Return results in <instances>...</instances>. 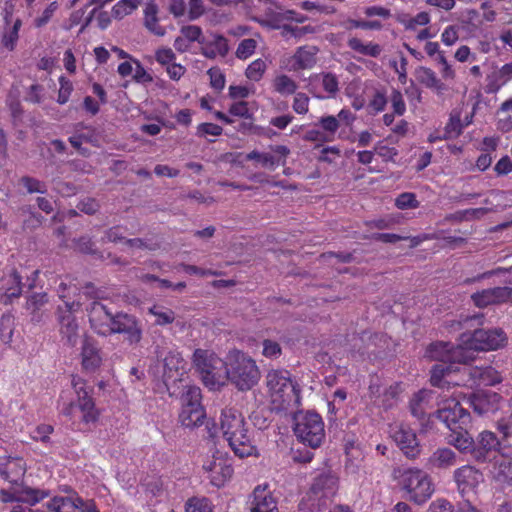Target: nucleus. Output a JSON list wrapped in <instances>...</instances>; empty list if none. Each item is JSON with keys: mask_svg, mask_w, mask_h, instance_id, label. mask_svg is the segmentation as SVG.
<instances>
[{"mask_svg": "<svg viewBox=\"0 0 512 512\" xmlns=\"http://www.w3.org/2000/svg\"><path fill=\"white\" fill-rule=\"evenodd\" d=\"M220 430L238 457H248L255 452L256 448L246 428L244 417L236 408L230 407L222 410Z\"/></svg>", "mask_w": 512, "mask_h": 512, "instance_id": "1", "label": "nucleus"}, {"mask_svg": "<svg viewBox=\"0 0 512 512\" xmlns=\"http://www.w3.org/2000/svg\"><path fill=\"white\" fill-rule=\"evenodd\" d=\"M266 385L272 403L278 409H288L300 404V387L291 379V374L285 369L271 370L266 375Z\"/></svg>", "mask_w": 512, "mask_h": 512, "instance_id": "2", "label": "nucleus"}, {"mask_svg": "<svg viewBox=\"0 0 512 512\" xmlns=\"http://www.w3.org/2000/svg\"><path fill=\"white\" fill-rule=\"evenodd\" d=\"M338 490V478L325 471L313 478L306 496L299 503L301 512H322L329 506Z\"/></svg>", "mask_w": 512, "mask_h": 512, "instance_id": "3", "label": "nucleus"}, {"mask_svg": "<svg viewBox=\"0 0 512 512\" xmlns=\"http://www.w3.org/2000/svg\"><path fill=\"white\" fill-rule=\"evenodd\" d=\"M227 379L239 390H250L260 380L256 362L241 351H234L224 371Z\"/></svg>", "mask_w": 512, "mask_h": 512, "instance_id": "4", "label": "nucleus"}, {"mask_svg": "<svg viewBox=\"0 0 512 512\" xmlns=\"http://www.w3.org/2000/svg\"><path fill=\"white\" fill-rule=\"evenodd\" d=\"M394 478L402 490L408 494V499L417 505L424 504L431 498L434 486L426 472L418 468L397 469Z\"/></svg>", "mask_w": 512, "mask_h": 512, "instance_id": "5", "label": "nucleus"}, {"mask_svg": "<svg viewBox=\"0 0 512 512\" xmlns=\"http://www.w3.org/2000/svg\"><path fill=\"white\" fill-rule=\"evenodd\" d=\"M72 387L76 393V402L71 401L63 407L61 413L72 419L75 415V411L79 410L82 414L81 422L84 424H91L98 421L99 411L96 408L94 399L91 396L92 388L87 390L85 381L77 376L72 377Z\"/></svg>", "mask_w": 512, "mask_h": 512, "instance_id": "6", "label": "nucleus"}, {"mask_svg": "<svg viewBox=\"0 0 512 512\" xmlns=\"http://www.w3.org/2000/svg\"><path fill=\"white\" fill-rule=\"evenodd\" d=\"M196 371L200 374L203 383L214 389L221 383L223 368L226 364L214 352L205 349H196L192 358Z\"/></svg>", "mask_w": 512, "mask_h": 512, "instance_id": "7", "label": "nucleus"}, {"mask_svg": "<svg viewBox=\"0 0 512 512\" xmlns=\"http://www.w3.org/2000/svg\"><path fill=\"white\" fill-rule=\"evenodd\" d=\"M294 433L299 441L311 448H318L324 437V423L316 412L299 413L295 415Z\"/></svg>", "mask_w": 512, "mask_h": 512, "instance_id": "8", "label": "nucleus"}, {"mask_svg": "<svg viewBox=\"0 0 512 512\" xmlns=\"http://www.w3.org/2000/svg\"><path fill=\"white\" fill-rule=\"evenodd\" d=\"M180 33L189 43L201 44V54L208 59H215L217 55L225 57L229 52L228 41L223 35L211 34V39H207L203 36L201 27L197 25L182 26Z\"/></svg>", "mask_w": 512, "mask_h": 512, "instance_id": "9", "label": "nucleus"}, {"mask_svg": "<svg viewBox=\"0 0 512 512\" xmlns=\"http://www.w3.org/2000/svg\"><path fill=\"white\" fill-rule=\"evenodd\" d=\"M460 339L464 350L488 351L502 347L507 337L501 328H494L475 329L472 333L461 334Z\"/></svg>", "mask_w": 512, "mask_h": 512, "instance_id": "10", "label": "nucleus"}, {"mask_svg": "<svg viewBox=\"0 0 512 512\" xmlns=\"http://www.w3.org/2000/svg\"><path fill=\"white\" fill-rule=\"evenodd\" d=\"M80 307L79 302H65L64 306H58L56 310V319L59 325V332L62 340H65L69 346H75L78 338V324L74 316V311Z\"/></svg>", "mask_w": 512, "mask_h": 512, "instance_id": "11", "label": "nucleus"}, {"mask_svg": "<svg viewBox=\"0 0 512 512\" xmlns=\"http://www.w3.org/2000/svg\"><path fill=\"white\" fill-rule=\"evenodd\" d=\"M436 400L438 405H442L436 412L437 418L452 431L457 427L461 428L460 425L465 423L468 413L459 401L451 395H440L439 399Z\"/></svg>", "mask_w": 512, "mask_h": 512, "instance_id": "12", "label": "nucleus"}, {"mask_svg": "<svg viewBox=\"0 0 512 512\" xmlns=\"http://www.w3.org/2000/svg\"><path fill=\"white\" fill-rule=\"evenodd\" d=\"M91 328L101 336L111 335V330L116 320V313L100 301L94 300L87 306Z\"/></svg>", "mask_w": 512, "mask_h": 512, "instance_id": "13", "label": "nucleus"}, {"mask_svg": "<svg viewBox=\"0 0 512 512\" xmlns=\"http://www.w3.org/2000/svg\"><path fill=\"white\" fill-rule=\"evenodd\" d=\"M457 488L462 497H467L470 501V496L477 494L478 486L484 481L483 473L471 465H463L457 468L453 474Z\"/></svg>", "mask_w": 512, "mask_h": 512, "instance_id": "14", "label": "nucleus"}, {"mask_svg": "<svg viewBox=\"0 0 512 512\" xmlns=\"http://www.w3.org/2000/svg\"><path fill=\"white\" fill-rule=\"evenodd\" d=\"M426 356L439 363H465L468 359L462 343L455 347L450 342L431 343L426 350Z\"/></svg>", "mask_w": 512, "mask_h": 512, "instance_id": "15", "label": "nucleus"}, {"mask_svg": "<svg viewBox=\"0 0 512 512\" xmlns=\"http://www.w3.org/2000/svg\"><path fill=\"white\" fill-rule=\"evenodd\" d=\"M142 325L139 320L130 314L116 312V320L111 330L112 334H124L130 345H137L142 339Z\"/></svg>", "mask_w": 512, "mask_h": 512, "instance_id": "16", "label": "nucleus"}, {"mask_svg": "<svg viewBox=\"0 0 512 512\" xmlns=\"http://www.w3.org/2000/svg\"><path fill=\"white\" fill-rule=\"evenodd\" d=\"M50 512H99L92 500L75 497H54L48 503Z\"/></svg>", "mask_w": 512, "mask_h": 512, "instance_id": "17", "label": "nucleus"}, {"mask_svg": "<svg viewBox=\"0 0 512 512\" xmlns=\"http://www.w3.org/2000/svg\"><path fill=\"white\" fill-rule=\"evenodd\" d=\"M393 439L407 458L419 456L421 446L416 433L408 425L400 424L393 433Z\"/></svg>", "mask_w": 512, "mask_h": 512, "instance_id": "18", "label": "nucleus"}, {"mask_svg": "<svg viewBox=\"0 0 512 512\" xmlns=\"http://www.w3.org/2000/svg\"><path fill=\"white\" fill-rule=\"evenodd\" d=\"M501 396L491 390H478L469 396V404L478 415L494 413L499 409Z\"/></svg>", "mask_w": 512, "mask_h": 512, "instance_id": "19", "label": "nucleus"}, {"mask_svg": "<svg viewBox=\"0 0 512 512\" xmlns=\"http://www.w3.org/2000/svg\"><path fill=\"white\" fill-rule=\"evenodd\" d=\"M250 512H279L278 500L268 484L257 485L254 488Z\"/></svg>", "mask_w": 512, "mask_h": 512, "instance_id": "20", "label": "nucleus"}, {"mask_svg": "<svg viewBox=\"0 0 512 512\" xmlns=\"http://www.w3.org/2000/svg\"><path fill=\"white\" fill-rule=\"evenodd\" d=\"M501 441L495 433L484 430L475 439L474 460L485 462L492 452L500 450Z\"/></svg>", "mask_w": 512, "mask_h": 512, "instance_id": "21", "label": "nucleus"}, {"mask_svg": "<svg viewBox=\"0 0 512 512\" xmlns=\"http://www.w3.org/2000/svg\"><path fill=\"white\" fill-rule=\"evenodd\" d=\"M21 276L11 270L8 274L1 273L0 277V301L7 305L14 298H18L22 293Z\"/></svg>", "mask_w": 512, "mask_h": 512, "instance_id": "22", "label": "nucleus"}, {"mask_svg": "<svg viewBox=\"0 0 512 512\" xmlns=\"http://www.w3.org/2000/svg\"><path fill=\"white\" fill-rule=\"evenodd\" d=\"M440 394L434 390L422 389L413 395L409 402V410L413 417L423 425L427 420V408L433 399H439Z\"/></svg>", "mask_w": 512, "mask_h": 512, "instance_id": "23", "label": "nucleus"}, {"mask_svg": "<svg viewBox=\"0 0 512 512\" xmlns=\"http://www.w3.org/2000/svg\"><path fill=\"white\" fill-rule=\"evenodd\" d=\"M457 463V455L456 453L448 448H438L436 449L427 459L424 464L425 468L428 470H446L456 465Z\"/></svg>", "mask_w": 512, "mask_h": 512, "instance_id": "24", "label": "nucleus"}, {"mask_svg": "<svg viewBox=\"0 0 512 512\" xmlns=\"http://www.w3.org/2000/svg\"><path fill=\"white\" fill-rule=\"evenodd\" d=\"M81 356L82 366L87 371H95L101 365L100 351L90 338L83 340Z\"/></svg>", "mask_w": 512, "mask_h": 512, "instance_id": "25", "label": "nucleus"}, {"mask_svg": "<svg viewBox=\"0 0 512 512\" xmlns=\"http://www.w3.org/2000/svg\"><path fill=\"white\" fill-rule=\"evenodd\" d=\"M163 366V382L167 390L170 391L171 382L174 383L177 380L173 373H178L179 369L183 368V359L178 352L169 351L163 359ZM169 393L170 395L174 394V392Z\"/></svg>", "mask_w": 512, "mask_h": 512, "instance_id": "26", "label": "nucleus"}, {"mask_svg": "<svg viewBox=\"0 0 512 512\" xmlns=\"http://www.w3.org/2000/svg\"><path fill=\"white\" fill-rule=\"evenodd\" d=\"M416 80L429 89L436 91L438 95H442L447 86L437 78L436 73L427 67L420 66L414 72Z\"/></svg>", "mask_w": 512, "mask_h": 512, "instance_id": "27", "label": "nucleus"}, {"mask_svg": "<svg viewBox=\"0 0 512 512\" xmlns=\"http://www.w3.org/2000/svg\"><path fill=\"white\" fill-rule=\"evenodd\" d=\"M459 452L469 454L474 459L475 439L467 432H457L450 435L449 442Z\"/></svg>", "mask_w": 512, "mask_h": 512, "instance_id": "28", "label": "nucleus"}, {"mask_svg": "<svg viewBox=\"0 0 512 512\" xmlns=\"http://www.w3.org/2000/svg\"><path fill=\"white\" fill-rule=\"evenodd\" d=\"M469 374L478 385L492 386L501 382V377L491 367L472 368Z\"/></svg>", "mask_w": 512, "mask_h": 512, "instance_id": "29", "label": "nucleus"}, {"mask_svg": "<svg viewBox=\"0 0 512 512\" xmlns=\"http://www.w3.org/2000/svg\"><path fill=\"white\" fill-rule=\"evenodd\" d=\"M48 302L46 293H33L27 298L25 308L31 315V321L40 322L42 318L41 309Z\"/></svg>", "mask_w": 512, "mask_h": 512, "instance_id": "30", "label": "nucleus"}, {"mask_svg": "<svg viewBox=\"0 0 512 512\" xmlns=\"http://www.w3.org/2000/svg\"><path fill=\"white\" fill-rule=\"evenodd\" d=\"M450 362H440L435 364L431 369L430 383L434 387L445 388L449 387L450 382L446 380V377L452 372V366Z\"/></svg>", "mask_w": 512, "mask_h": 512, "instance_id": "31", "label": "nucleus"}, {"mask_svg": "<svg viewBox=\"0 0 512 512\" xmlns=\"http://www.w3.org/2000/svg\"><path fill=\"white\" fill-rule=\"evenodd\" d=\"M17 486L19 494L18 503H26L33 506L49 495L45 490L25 486L22 483H19Z\"/></svg>", "mask_w": 512, "mask_h": 512, "instance_id": "32", "label": "nucleus"}, {"mask_svg": "<svg viewBox=\"0 0 512 512\" xmlns=\"http://www.w3.org/2000/svg\"><path fill=\"white\" fill-rule=\"evenodd\" d=\"M206 418L204 408H182L179 414L181 424L188 428H194L203 423Z\"/></svg>", "mask_w": 512, "mask_h": 512, "instance_id": "33", "label": "nucleus"}, {"mask_svg": "<svg viewBox=\"0 0 512 512\" xmlns=\"http://www.w3.org/2000/svg\"><path fill=\"white\" fill-rule=\"evenodd\" d=\"M158 7L154 2H149L144 10V25L152 33L158 36L165 34V29L158 24Z\"/></svg>", "mask_w": 512, "mask_h": 512, "instance_id": "34", "label": "nucleus"}, {"mask_svg": "<svg viewBox=\"0 0 512 512\" xmlns=\"http://www.w3.org/2000/svg\"><path fill=\"white\" fill-rule=\"evenodd\" d=\"M201 399V389L195 385H187L181 395L182 408H204Z\"/></svg>", "mask_w": 512, "mask_h": 512, "instance_id": "35", "label": "nucleus"}, {"mask_svg": "<svg viewBox=\"0 0 512 512\" xmlns=\"http://www.w3.org/2000/svg\"><path fill=\"white\" fill-rule=\"evenodd\" d=\"M348 46L352 50H354L362 55L371 56V57H378L382 51V48L379 44L369 43V44L365 45L361 42L360 39H358L356 37L350 38L348 40Z\"/></svg>", "mask_w": 512, "mask_h": 512, "instance_id": "36", "label": "nucleus"}, {"mask_svg": "<svg viewBox=\"0 0 512 512\" xmlns=\"http://www.w3.org/2000/svg\"><path fill=\"white\" fill-rule=\"evenodd\" d=\"M316 49L313 47L312 50H307L303 47L299 48L295 55L294 59L298 68L300 69H309L312 68L316 62L315 54Z\"/></svg>", "mask_w": 512, "mask_h": 512, "instance_id": "37", "label": "nucleus"}, {"mask_svg": "<svg viewBox=\"0 0 512 512\" xmlns=\"http://www.w3.org/2000/svg\"><path fill=\"white\" fill-rule=\"evenodd\" d=\"M246 160L252 161L255 160L261 164L262 167L274 169L278 164H280V159H277L270 153H263L257 150H253L246 154Z\"/></svg>", "mask_w": 512, "mask_h": 512, "instance_id": "38", "label": "nucleus"}, {"mask_svg": "<svg viewBox=\"0 0 512 512\" xmlns=\"http://www.w3.org/2000/svg\"><path fill=\"white\" fill-rule=\"evenodd\" d=\"M371 239L382 243H396L401 240H409L411 248L416 247L420 243V240L417 237H405L395 233H374L372 234Z\"/></svg>", "mask_w": 512, "mask_h": 512, "instance_id": "39", "label": "nucleus"}, {"mask_svg": "<svg viewBox=\"0 0 512 512\" xmlns=\"http://www.w3.org/2000/svg\"><path fill=\"white\" fill-rule=\"evenodd\" d=\"M140 4V0H120L112 8L114 18L122 19L131 14Z\"/></svg>", "mask_w": 512, "mask_h": 512, "instance_id": "40", "label": "nucleus"}, {"mask_svg": "<svg viewBox=\"0 0 512 512\" xmlns=\"http://www.w3.org/2000/svg\"><path fill=\"white\" fill-rule=\"evenodd\" d=\"M149 313L156 317L155 323L160 326L171 324L175 320V313L169 308L153 306Z\"/></svg>", "mask_w": 512, "mask_h": 512, "instance_id": "41", "label": "nucleus"}, {"mask_svg": "<svg viewBox=\"0 0 512 512\" xmlns=\"http://www.w3.org/2000/svg\"><path fill=\"white\" fill-rule=\"evenodd\" d=\"M207 469L216 474L219 473L222 475V479H217L213 476L212 482L217 486H220L225 480L231 478L233 474V468L230 465H224L222 461H214L207 467Z\"/></svg>", "mask_w": 512, "mask_h": 512, "instance_id": "42", "label": "nucleus"}, {"mask_svg": "<svg viewBox=\"0 0 512 512\" xmlns=\"http://www.w3.org/2000/svg\"><path fill=\"white\" fill-rule=\"evenodd\" d=\"M274 88L280 94H294L297 90V84L289 76L282 74L275 78Z\"/></svg>", "mask_w": 512, "mask_h": 512, "instance_id": "43", "label": "nucleus"}, {"mask_svg": "<svg viewBox=\"0 0 512 512\" xmlns=\"http://www.w3.org/2000/svg\"><path fill=\"white\" fill-rule=\"evenodd\" d=\"M486 82L485 92L488 94L497 93L507 83L501 75V68L487 75Z\"/></svg>", "mask_w": 512, "mask_h": 512, "instance_id": "44", "label": "nucleus"}, {"mask_svg": "<svg viewBox=\"0 0 512 512\" xmlns=\"http://www.w3.org/2000/svg\"><path fill=\"white\" fill-rule=\"evenodd\" d=\"M395 206L401 210L416 209L420 206V202L414 193L403 192L395 199Z\"/></svg>", "mask_w": 512, "mask_h": 512, "instance_id": "45", "label": "nucleus"}, {"mask_svg": "<svg viewBox=\"0 0 512 512\" xmlns=\"http://www.w3.org/2000/svg\"><path fill=\"white\" fill-rule=\"evenodd\" d=\"M9 471L10 480H17L16 485H19V480L26 473V464L24 460L21 457L10 456Z\"/></svg>", "mask_w": 512, "mask_h": 512, "instance_id": "46", "label": "nucleus"}, {"mask_svg": "<svg viewBox=\"0 0 512 512\" xmlns=\"http://www.w3.org/2000/svg\"><path fill=\"white\" fill-rule=\"evenodd\" d=\"M341 25L347 30H351L353 28L379 30L382 28V24L378 20L364 21V20L348 19V20L342 22Z\"/></svg>", "mask_w": 512, "mask_h": 512, "instance_id": "47", "label": "nucleus"}, {"mask_svg": "<svg viewBox=\"0 0 512 512\" xmlns=\"http://www.w3.org/2000/svg\"><path fill=\"white\" fill-rule=\"evenodd\" d=\"M21 27V21L16 20L13 26L3 35L2 45L8 50L12 51L15 48L16 42L18 40V32Z\"/></svg>", "mask_w": 512, "mask_h": 512, "instance_id": "48", "label": "nucleus"}, {"mask_svg": "<svg viewBox=\"0 0 512 512\" xmlns=\"http://www.w3.org/2000/svg\"><path fill=\"white\" fill-rule=\"evenodd\" d=\"M266 70V64L262 59L253 61L246 69V77L253 81H259Z\"/></svg>", "mask_w": 512, "mask_h": 512, "instance_id": "49", "label": "nucleus"}, {"mask_svg": "<svg viewBox=\"0 0 512 512\" xmlns=\"http://www.w3.org/2000/svg\"><path fill=\"white\" fill-rule=\"evenodd\" d=\"M185 512H213L207 499L191 498L185 504Z\"/></svg>", "mask_w": 512, "mask_h": 512, "instance_id": "50", "label": "nucleus"}, {"mask_svg": "<svg viewBox=\"0 0 512 512\" xmlns=\"http://www.w3.org/2000/svg\"><path fill=\"white\" fill-rule=\"evenodd\" d=\"M492 293V300L494 304H501L512 302V287H494L490 288Z\"/></svg>", "mask_w": 512, "mask_h": 512, "instance_id": "51", "label": "nucleus"}, {"mask_svg": "<svg viewBox=\"0 0 512 512\" xmlns=\"http://www.w3.org/2000/svg\"><path fill=\"white\" fill-rule=\"evenodd\" d=\"M22 185L26 188L28 193H41L44 194L47 191V187L44 182L29 176L21 178Z\"/></svg>", "mask_w": 512, "mask_h": 512, "instance_id": "52", "label": "nucleus"}, {"mask_svg": "<svg viewBox=\"0 0 512 512\" xmlns=\"http://www.w3.org/2000/svg\"><path fill=\"white\" fill-rule=\"evenodd\" d=\"M462 125L459 116H451L444 129V139H452L460 135Z\"/></svg>", "mask_w": 512, "mask_h": 512, "instance_id": "53", "label": "nucleus"}, {"mask_svg": "<svg viewBox=\"0 0 512 512\" xmlns=\"http://www.w3.org/2000/svg\"><path fill=\"white\" fill-rule=\"evenodd\" d=\"M256 41L252 38L242 40L236 50V57L239 59H247L256 49Z\"/></svg>", "mask_w": 512, "mask_h": 512, "instance_id": "54", "label": "nucleus"}, {"mask_svg": "<svg viewBox=\"0 0 512 512\" xmlns=\"http://www.w3.org/2000/svg\"><path fill=\"white\" fill-rule=\"evenodd\" d=\"M471 299L473 303L480 308L487 307L489 305H494L492 300L491 289H483L482 291H478L471 295Z\"/></svg>", "mask_w": 512, "mask_h": 512, "instance_id": "55", "label": "nucleus"}, {"mask_svg": "<svg viewBox=\"0 0 512 512\" xmlns=\"http://www.w3.org/2000/svg\"><path fill=\"white\" fill-rule=\"evenodd\" d=\"M207 74L210 77V84L212 88L217 91H221L225 87V76L221 72L220 68L212 67L208 70Z\"/></svg>", "mask_w": 512, "mask_h": 512, "instance_id": "56", "label": "nucleus"}, {"mask_svg": "<svg viewBox=\"0 0 512 512\" xmlns=\"http://www.w3.org/2000/svg\"><path fill=\"white\" fill-rule=\"evenodd\" d=\"M125 244L131 248H137L140 250L154 251L159 248V244L142 238L126 239Z\"/></svg>", "mask_w": 512, "mask_h": 512, "instance_id": "57", "label": "nucleus"}, {"mask_svg": "<svg viewBox=\"0 0 512 512\" xmlns=\"http://www.w3.org/2000/svg\"><path fill=\"white\" fill-rule=\"evenodd\" d=\"M318 124L330 135L329 137H332L340 126L339 120L332 115L321 117Z\"/></svg>", "mask_w": 512, "mask_h": 512, "instance_id": "58", "label": "nucleus"}, {"mask_svg": "<svg viewBox=\"0 0 512 512\" xmlns=\"http://www.w3.org/2000/svg\"><path fill=\"white\" fill-rule=\"evenodd\" d=\"M59 82H60V89H59V93H58L57 102L59 104L63 105L68 101L70 94L73 91V85L69 79H67L63 76L60 77Z\"/></svg>", "mask_w": 512, "mask_h": 512, "instance_id": "59", "label": "nucleus"}, {"mask_svg": "<svg viewBox=\"0 0 512 512\" xmlns=\"http://www.w3.org/2000/svg\"><path fill=\"white\" fill-rule=\"evenodd\" d=\"M262 346V354L267 358H278L282 353L281 346L276 341L265 339L262 343Z\"/></svg>", "mask_w": 512, "mask_h": 512, "instance_id": "60", "label": "nucleus"}, {"mask_svg": "<svg viewBox=\"0 0 512 512\" xmlns=\"http://www.w3.org/2000/svg\"><path fill=\"white\" fill-rule=\"evenodd\" d=\"M402 392L401 385L399 383H394L389 386L384 392V405L387 408H390L394 405L399 395Z\"/></svg>", "mask_w": 512, "mask_h": 512, "instance_id": "61", "label": "nucleus"}, {"mask_svg": "<svg viewBox=\"0 0 512 512\" xmlns=\"http://www.w3.org/2000/svg\"><path fill=\"white\" fill-rule=\"evenodd\" d=\"M337 77L332 73H326L322 77V86L331 96H335L339 90Z\"/></svg>", "mask_w": 512, "mask_h": 512, "instance_id": "62", "label": "nucleus"}, {"mask_svg": "<svg viewBox=\"0 0 512 512\" xmlns=\"http://www.w3.org/2000/svg\"><path fill=\"white\" fill-rule=\"evenodd\" d=\"M155 59L162 66H169L175 61L176 56L171 48H160L155 52Z\"/></svg>", "mask_w": 512, "mask_h": 512, "instance_id": "63", "label": "nucleus"}, {"mask_svg": "<svg viewBox=\"0 0 512 512\" xmlns=\"http://www.w3.org/2000/svg\"><path fill=\"white\" fill-rule=\"evenodd\" d=\"M427 512H454V506L444 498H437L429 505Z\"/></svg>", "mask_w": 512, "mask_h": 512, "instance_id": "64", "label": "nucleus"}]
</instances>
